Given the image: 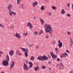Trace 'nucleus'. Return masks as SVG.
Here are the masks:
<instances>
[{
	"label": "nucleus",
	"mask_w": 73,
	"mask_h": 73,
	"mask_svg": "<svg viewBox=\"0 0 73 73\" xmlns=\"http://www.w3.org/2000/svg\"><path fill=\"white\" fill-rule=\"evenodd\" d=\"M44 28H45V31L46 33H49L50 34L51 36L52 35V33H53V29L51 28V26L48 24H46L44 25Z\"/></svg>",
	"instance_id": "1"
},
{
	"label": "nucleus",
	"mask_w": 73,
	"mask_h": 73,
	"mask_svg": "<svg viewBox=\"0 0 73 73\" xmlns=\"http://www.w3.org/2000/svg\"><path fill=\"white\" fill-rule=\"evenodd\" d=\"M13 8V6L11 4H9V5L7 6V9L9 11V13L12 11V9Z\"/></svg>",
	"instance_id": "4"
},
{
	"label": "nucleus",
	"mask_w": 73,
	"mask_h": 73,
	"mask_svg": "<svg viewBox=\"0 0 73 73\" xmlns=\"http://www.w3.org/2000/svg\"><path fill=\"white\" fill-rule=\"evenodd\" d=\"M63 55L64 57H66V56H68V54H67V53H64L63 54Z\"/></svg>",
	"instance_id": "24"
},
{
	"label": "nucleus",
	"mask_w": 73,
	"mask_h": 73,
	"mask_svg": "<svg viewBox=\"0 0 73 73\" xmlns=\"http://www.w3.org/2000/svg\"><path fill=\"white\" fill-rule=\"evenodd\" d=\"M73 41V40L72 39H71V42H70V43H72V44H73V42L72 41Z\"/></svg>",
	"instance_id": "46"
},
{
	"label": "nucleus",
	"mask_w": 73,
	"mask_h": 73,
	"mask_svg": "<svg viewBox=\"0 0 73 73\" xmlns=\"http://www.w3.org/2000/svg\"><path fill=\"white\" fill-rule=\"evenodd\" d=\"M20 49H21V50H22L23 52H25V48H20Z\"/></svg>",
	"instance_id": "22"
},
{
	"label": "nucleus",
	"mask_w": 73,
	"mask_h": 73,
	"mask_svg": "<svg viewBox=\"0 0 73 73\" xmlns=\"http://www.w3.org/2000/svg\"><path fill=\"white\" fill-rule=\"evenodd\" d=\"M52 43H53V44H56V41H53Z\"/></svg>",
	"instance_id": "48"
},
{
	"label": "nucleus",
	"mask_w": 73,
	"mask_h": 73,
	"mask_svg": "<svg viewBox=\"0 0 73 73\" xmlns=\"http://www.w3.org/2000/svg\"><path fill=\"white\" fill-rule=\"evenodd\" d=\"M45 8V7L44 6H42L40 8V9L41 11H44Z\"/></svg>",
	"instance_id": "18"
},
{
	"label": "nucleus",
	"mask_w": 73,
	"mask_h": 73,
	"mask_svg": "<svg viewBox=\"0 0 73 73\" xmlns=\"http://www.w3.org/2000/svg\"><path fill=\"white\" fill-rule=\"evenodd\" d=\"M55 50L56 52L57 53H59V51L58 50V49L57 48H56L55 49Z\"/></svg>",
	"instance_id": "20"
},
{
	"label": "nucleus",
	"mask_w": 73,
	"mask_h": 73,
	"mask_svg": "<svg viewBox=\"0 0 73 73\" xmlns=\"http://www.w3.org/2000/svg\"><path fill=\"white\" fill-rule=\"evenodd\" d=\"M50 54H51V56H53L54 55V54H53V53L52 52H50Z\"/></svg>",
	"instance_id": "33"
},
{
	"label": "nucleus",
	"mask_w": 73,
	"mask_h": 73,
	"mask_svg": "<svg viewBox=\"0 0 73 73\" xmlns=\"http://www.w3.org/2000/svg\"><path fill=\"white\" fill-rule=\"evenodd\" d=\"M11 28H12V29H13V28H14V27L13 26H12L11 27Z\"/></svg>",
	"instance_id": "57"
},
{
	"label": "nucleus",
	"mask_w": 73,
	"mask_h": 73,
	"mask_svg": "<svg viewBox=\"0 0 73 73\" xmlns=\"http://www.w3.org/2000/svg\"><path fill=\"white\" fill-rule=\"evenodd\" d=\"M14 35L15 36V37H16L18 38V39H19V40L21 39V36H20L19 34H18V33H16V34H14Z\"/></svg>",
	"instance_id": "6"
},
{
	"label": "nucleus",
	"mask_w": 73,
	"mask_h": 73,
	"mask_svg": "<svg viewBox=\"0 0 73 73\" xmlns=\"http://www.w3.org/2000/svg\"><path fill=\"white\" fill-rule=\"evenodd\" d=\"M9 13L10 16H12L13 14L15 16L16 15V13L15 12H13V11H11Z\"/></svg>",
	"instance_id": "9"
},
{
	"label": "nucleus",
	"mask_w": 73,
	"mask_h": 73,
	"mask_svg": "<svg viewBox=\"0 0 73 73\" xmlns=\"http://www.w3.org/2000/svg\"><path fill=\"white\" fill-rule=\"evenodd\" d=\"M19 56H21V55H22V54L20 53L19 52Z\"/></svg>",
	"instance_id": "55"
},
{
	"label": "nucleus",
	"mask_w": 73,
	"mask_h": 73,
	"mask_svg": "<svg viewBox=\"0 0 73 73\" xmlns=\"http://www.w3.org/2000/svg\"><path fill=\"white\" fill-rule=\"evenodd\" d=\"M0 54H3V52L1 51H0Z\"/></svg>",
	"instance_id": "49"
},
{
	"label": "nucleus",
	"mask_w": 73,
	"mask_h": 73,
	"mask_svg": "<svg viewBox=\"0 0 73 73\" xmlns=\"http://www.w3.org/2000/svg\"><path fill=\"white\" fill-rule=\"evenodd\" d=\"M46 14L48 16H52V13L49 11L46 13Z\"/></svg>",
	"instance_id": "15"
},
{
	"label": "nucleus",
	"mask_w": 73,
	"mask_h": 73,
	"mask_svg": "<svg viewBox=\"0 0 73 73\" xmlns=\"http://www.w3.org/2000/svg\"><path fill=\"white\" fill-rule=\"evenodd\" d=\"M72 9H73V4H72Z\"/></svg>",
	"instance_id": "59"
},
{
	"label": "nucleus",
	"mask_w": 73,
	"mask_h": 73,
	"mask_svg": "<svg viewBox=\"0 0 73 73\" xmlns=\"http://www.w3.org/2000/svg\"><path fill=\"white\" fill-rule=\"evenodd\" d=\"M32 66H33V64H30L29 66V68H31L32 67Z\"/></svg>",
	"instance_id": "39"
},
{
	"label": "nucleus",
	"mask_w": 73,
	"mask_h": 73,
	"mask_svg": "<svg viewBox=\"0 0 73 73\" xmlns=\"http://www.w3.org/2000/svg\"><path fill=\"white\" fill-rule=\"evenodd\" d=\"M40 21L41 22L42 25H43V24L44 23V21L41 18H40Z\"/></svg>",
	"instance_id": "16"
},
{
	"label": "nucleus",
	"mask_w": 73,
	"mask_h": 73,
	"mask_svg": "<svg viewBox=\"0 0 73 73\" xmlns=\"http://www.w3.org/2000/svg\"><path fill=\"white\" fill-rule=\"evenodd\" d=\"M52 9H53L54 10H55V9H56V7L54 6H52Z\"/></svg>",
	"instance_id": "29"
},
{
	"label": "nucleus",
	"mask_w": 73,
	"mask_h": 73,
	"mask_svg": "<svg viewBox=\"0 0 73 73\" xmlns=\"http://www.w3.org/2000/svg\"><path fill=\"white\" fill-rule=\"evenodd\" d=\"M45 2H48L49 1V0H44Z\"/></svg>",
	"instance_id": "52"
},
{
	"label": "nucleus",
	"mask_w": 73,
	"mask_h": 73,
	"mask_svg": "<svg viewBox=\"0 0 73 73\" xmlns=\"http://www.w3.org/2000/svg\"><path fill=\"white\" fill-rule=\"evenodd\" d=\"M25 5H24V4H22L21 5L19 6V7L20 8H21V7H24V6Z\"/></svg>",
	"instance_id": "32"
},
{
	"label": "nucleus",
	"mask_w": 73,
	"mask_h": 73,
	"mask_svg": "<svg viewBox=\"0 0 73 73\" xmlns=\"http://www.w3.org/2000/svg\"><path fill=\"white\" fill-rule=\"evenodd\" d=\"M39 66H38L34 68V70L35 71H37V70H39Z\"/></svg>",
	"instance_id": "14"
},
{
	"label": "nucleus",
	"mask_w": 73,
	"mask_h": 73,
	"mask_svg": "<svg viewBox=\"0 0 73 73\" xmlns=\"http://www.w3.org/2000/svg\"><path fill=\"white\" fill-rule=\"evenodd\" d=\"M24 65L23 66L24 70H29V68H28V66H27L25 63H24Z\"/></svg>",
	"instance_id": "5"
},
{
	"label": "nucleus",
	"mask_w": 73,
	"mask_h": 73,
	"mask_svg": "<svg viewBox=\"0 0 73 73\" xmlns=\"http://www.w3.org/2000/svg\"><path fill=\"white\" fill-rule=\"evenodd\" d=\"M22 7H21V9H23L24 8V7H23V6H22Z\"/></svg>",
	"instance_id": "63"
},
{
	"label": "nucleus",
	"mask_w": 73,
	"mask_h": 73,
	"mask_svg": "<svg viewBox=\"0 0 73 73\" xmlns=\"http://www.w3.org/2000/svg\"><path fill=\"white\" fill-rule=\"evenodd\" d=\"M38 3L36 1L33 2L32 3V5L33 7H35L37 5Z\"/></svg>",
	"instance_id": "8"
},
{
	"label": "nucleus",
	"mask_w": 73,
	"mask_h": 73,
	"mask_svg": "<svg viewBox=\"0 0 73 73\" xmlns=\"http://www.w3.org/2000/svg\"><path fill=\"white\" fill-rule=\"evenodd\" d=\"M1 73H4V71L1 72Z\"/></svg>",
	"instance_id": "61"
},
{
	"label": "nucleus",
	"mask_w": 73,
	"mask_h": 73,
	"mask_svg": "<svg viewBox=\"0 0 73 73\" xmlns=\"http://www.w3.org/2000/svg\"><path fill=\"white\" fill-rule=\"evenodd\" d=\"M30 60H31V61H34V60H35V57L33 56H32L30 58Z\"/></svg>",
	"instance_id": "17"
},
{
	"label": "nucleus",
	"mask_w": 73,
	"mask_h": 73,
	"mask_svg": "<svg viewBox=\"0 0 73 73\" xmlns=\"http://www.w3.org/2000/svg\"><path fill=\"white\" fill-rule=\"evenodd\" d=\"M34 19H36V17L35 16L34 17Z\"/></svg>",
	"instance_id": "60"
},
{
	"label": "nucleus",
	"mask_w": 73,
	"mask_h": 73,
	"mask_svg": "<svg viewBox=\"0 0 73 73\" xmlns=\"http://www.w3.org/2000/svg\"><path fill=\"white\" fill-rule=\"evenodd\" d=\"M19 53H20V52L18 50H17L16 51V54L17 55H19Z\"/></svg>",
	"instance_id": "30"
},
{
	"label": "nucleus",
	"mask_w": 73,
	"mask_h": 73,
	"mask_svg": "<svg viewBox=\"0 0 73 73\" xmlns=\"http://www.w3.org/2000/svg\"><path fill=\"white\" fill-rule=\"evenodd\" d=\"M66 52H67V53H68V54H70V52H69V50H66Z\"/></svg>",
	"instance_id": "41"
},
{
	"label": "nucleus",
	"mask_w": 73,
	"mask_h": 73,
	"mask_svg": "<svg viewBox=\"0 0 73 73\" xmlns=\"http://www.w3.org/2000/svg\"><path fill=\"white\" fill-rule=\"evenodd\" d=\"M25 62L26 64H28V63H29V62H28V61L27 60H25Z\"/></svg>",
	"instance_id": "37"
},
{
	"label": "nucleus",
	"mask_w": 73,
	"mask_h": 73,
	"mask_svg": "<svg viewBox=\"0 0 73 73\" xmlns=\"http://www.w3.org/2000/svg\"><path fill=\"white\" fill-rule=\"evenodd\" d=\"M28 46H29L30 47H32L33 45L32 44L31 45H30V44H28Z\"/></svg>",
	"instance_id": "47"
},
{
	"label": "nucleus",
	"mask_w": 73,
	"mask_h": 73,
	"mask_svg": "<svg viewBox=\"0 0 73 73\" xmlns=\"http://www.w3.org/2000/svg\"><path fill=\"white\" fill-rule=\"evenodd\" d=\"M58 46L59 47V48H61V47H62V42L60 41V40L59 39L58 40Z\"/></svg>",
	"instance_id": "10"
},
{
	"label": "nucleus",
	"mask_w": 73,
	"mask_h": 73,
	"mask_svg": "<svg viewBox=\"0 0 73 73\" xmlns=\"http://www.w3.org/2000/svg\"><path fill=\"white\" fill-rule=\"evenodd\" d=\"M57 55H55L54 54V55H53V56H52V58L53 59V60H54L55 58H57Z\"/></svg>",
	"instance_id": "19"
},
{
	"label": "nucleus",
	"mask_w": 73,
	"mask_h": 73,
	"mask_svg": "<svg viewBox=\"0 0 73 73\" xmlns=\"http://www.w3.org/2000/svg\"><path fill=\"white\" fill-rule=\"evenodd\" d=\"M12 64H11L10 65V70H11L12 68L15 66V62L12 61Z\"/></svg>",
	"instance_id": "12"
},
{
	"label": "nucleus",
	"mask_w": 73,
	"mask_h": 73,
	"mask_svg": "<svg viewBox=\"0 0 73 73\" xmlns=\"http://www.w3.org/2000/svg\"><path fill=\"white\" fill-rule=\"evenodd\" d=\"M25 55L26 57H27L28 56V53H27V52H25Z\"/></svg>",
	"instance_id": "27"
},
{
	"label": "nucleus",
	"mask_w": 73,
	"mask_h": 73,
	"mask_svg": "<svg viewBox=\"0 0 73 73\" xmlns=\"http://www.w3.org/2000/svg\"><path fill=\"white\" fill-rule=\"evenodd\" d=\"M1 55L0 54V57H1Z\"/></svg>",
	"instance_id": "64"
},
{
	"label": "nucleus",
	"mask_w": 73,
	"mask_h": 73,
	"mask_svg": "<svg viewBox=\"0 0 73 73\" xmlns=\"http://www.w3.org/2000/svg\"><path fill=\"white\" fill-rule=\"evenodd\" d=\"M67 33L68 35H70V34H71V33H70V32H67Z\"/></svg>",
	"instance_id": "44"
},
{
	"label": "nucleus",
	"mask_w": 73,
	"mask_h": 73,
	"mask_svg": "<svg viewBox=\"0 0 73 73\" xmlns=\"http://www.w3.org/2000/svg\"><path fill=\"white\" fill-rule=\"evenodd\" d=\"M41 67L42 68V69H46V66H44V65H42L41 66Z\"/></svg>",
	"instance_id": "26"
},
{
	"label": "nucleus",
	"mask_w": 73,
	"mask_h": 73,
	"mask_svg": "<svg viewBox=\"0 0 73 73\" xmlns=\"http://www.w3.org/2000/svg\"><path fill=\"white\" fill-rule=\"evenodd\" d=\"M60 69H61V70H63L64 69V65L62 64V63L61 62L60 63Z\"/></svg>",
	"instance_id": "11"
},
{
	"label": "nucleus",
	"mask_w": 73,
	"mask_h": 73,
	"mask_svg": "<svg viewBox=\"0 0 73 73\" xmlns=\"http://www.w3.org/2000/svg\"><path fill=\"white\" fill-rule=\"evenodd\" d=\"M25 52H27V53L29 52V50L27 48L25 49Z\"/></svg>",
	"instance_id": "31"
},
{
	"label": "nucleus",
	"mask_w": 73,
	"mask_h": 73,
	"mask_svg": "<svg viewBox=\"0 0 73 73\" xmlns=\"http://www.w3.org/2000/svg\"><path fill=\"white\" fill-rule=\"evenodd\" d=\"M29 64H30V65H33V64H32V62H29Z\"/></svg>",
	"instance_id": "45"
},
{
	"label": "nucleus",
	"mask_w": 73,
	"mask_h": 73,
	"mask_svg": "<svg viewBox=\"0 0 73 73\" xmlns=\"http://www.w3.org/2000/svg\"><path fill=\"white\" fill-rule=\"evenodd\" d=\"M60 59L59 58H57V61H60Z\"/></svg>",
	"instance_id": "51"
},
{
	"label": "nucleus",
	"mask_w": 73,
	"mask_h": 73,
	"mask_svg": "<svg viewBox=\"0 0 73 73\" xmlns=\"http://www.w3.org/2000/svg\"><path fill=\"white\" fill-rule=\"evenodd\" d=\"M59 66V64H58L56 65V67L57 68H58Z\"/></svg>",
	"instance_id": "53"
},
{
	"label": "nucleus",
	"mask_w": 73,
	"mask_h": 73,
	"mask_svg": "<svg viewBox=\"0 0 73 73\" xmlns=\"http://www.w3.org/2000/svg\"><path fill=\"white\" fill-rule=\"evenodd\" d=\"M37 59L38 60H40V61H44V60H48L49 58L48 57H46L45 55H44L43 56H39L37 58Z\"/></svg>",
	"instance_id": "3"
},
{
	"label": "nucleus",
	"mask_w": 73,
	"mask_h": 73,
	"mask_svg": "<svg viewBox=\"0 0 73 73\" xmlns=\"http://www.w3.org/2000/svg\"><path fill=\"white\" fill-rule=\"evenodd\" d=\"M49 70H51V68H49Z\"/></svg>",
	"instance_id": "62"
},
{
	"label": "nucleus",
	"mask_w": 73,
	"mask_h": 73,
	"mask_svg": "<svg viewBox=\"0 0 73 73\" xmlns=\"http://www.w3.org/2000/svg\"><path fill=\"white\" fill-rule=\"evenodd\" d=\"M14 53V51L13 50H10L9 51V54L10 56H13Z\"/></svg>",
	"instance_id": "13"
},
{
	"label": "nucleus",
	"mask_w": 73,
	"mask_h": 73,
	"mask_svg": "<svg viewBox=\"0 0 73 73\" xmlns=\"http://www.w3.org/2000/svg\"><path fill=\"white\" fill-rule=\"evenodd\" d=\"M51 62H48L49 64H51Z\"/></svg>",
	"instance_id": "58"
},
{
	"label": "nucleus",
	"mask_w": 73,
	"mask_h": 73,
	"mask_svg": "<svg viewBox=\"0 0 73 73\" xmlns=\"http://www.w3.org/2000/svg\"><path fill=\"white\" fill-rule=\"evenodd\" d=\"M65 10L64 9H63L61 11V13L62 14H64L65 13Z\"/></svg>",
	"instance_id": "21"
},
{
	"label": "nucleus",
	"mask_w": 73,
	"mask_h": 73,
	"mask_svg": "<svg viewBox=\"0 0 73 73\" xmlns=\"http://www.w3.org/2000/svg\"><path fill=\"white\" fill-rule=\"evenodd\" d=\"M34 34L35 35H37L38 34V33H37V32L35 31Z\"/></svg>",
	"instance_id": "40"
},
{
	"label": "nucleus",
	"mask_w": 73,
	"mask_h": 73,
	"mask_svg": "<svg viewBox=\"0 0 73 73\" xmlns=\"http://www.w3.org/2000/svg\"><path fill=\"white\" fill-rule=\"evenodd\" d=\"M0 27H1V28H4V26L1 24H0Z\"/></svg>",
	"instance_id": "34"
},
{
	"label": "nucleus",
	"mask_w": 73,
	"mask_h": 73,
	"mask_svg": "<svg viewBox=\"0 0 73 73\" xmlns=\"http://www.w3.org/2000/svg\"><path fill=\"white\" fill-rule=\"evenodd\" d=\"M67 5L68 7H70V3H68V4H67Z\"/></svg>",
	"instance_id": "38"
},
{
	"label": "nucleus",
	"mask_w": 73,
	"mask_h": 73,
	"mask_svg": "<svg viewBox=\"0 0 73 73\" xmlns=\"http://www.w3.org/2000/svg\"><path fill=\"white\" fill-rule=\"evenodd\" d=\"M71 44L70 45V46L71 47L72 46V43H71Z\"/></svg>",
	"instance_id": "56"
},
{
	"label": "nucleus",
	"mask_w": 73,
	"mask_h": 73,
	"mask_svg": "<svg viewBox=\"0 0 73 73\" xmlns=\"http://www.w3.org/2000/svg\"><path fill=\"white\" fill-rule=\"evenodd\" d=\"M45 38H46V39H48V38H49V35L46 34L45 36Z\"/></svg>",
	"instance_id": "28"
},
{
	"label": "nucleus",
	"mask_w": 73,
	"mask_h": 73,
	"mask_svg": "<svg viewBox=\"0 0 73 73\" xmlns=\"http://www.w3.org/2000/svg\"><path fill=\"white\" fill-rule=\"evenodd\" d=\"M23 35H25L26 36H27V35H28V33L26 32V33H23Z\"/></svg>",
	"instance_id": "35"
},
{
	"label": "nucleus",
	"mask_w": 73,
	"mask_h": 73,
	"mask_svg": "<svg viewBox=\"0 0 73 73\" xmlns=\"http://www.w3.org/2000/svg\"><path fill=\"white\" fill-rule=\"evenodd\" d=\"M7 59H6V60H4L3 61H2V64L4 66H8L9 64H8V61H9V58L8 54L6 55Z\"/></svg>",
	"instance_id": "2"
},
{
	"label": "nucleus",
	"mask_w": 73,
	"mask_h": 73,
	"mask_svg": "<svg viewBox=\"0 0 73 73\" xmlns=\"http://www.w3.org/2000/svg\"><path fill=\"white\" fill-rule=\"evenodd\" d=\"M66 15L68 17H70V15L69 14H67Z\"/></svg>",
	"instance_id": "42"
},
{
	"label": "nucleus",
	"mask_w": 73,
	"mask_h": 73,
	"mask_svg": "<svg viewBox=\"0 0 73 73\" xmlns=\"http://www.w3.org/2000/svg\"><path fill=\"white\" fill-rule=\"evenodd\" d=\"M69 73H73V71H71Z\"/></svg>",
	"instance_id": "54"
},
{
	"label": "nucleus",
	"mask_w": 73,
	"mask_h": 73,
	"mask_svg": "<svg viewBox=\"0 0 73 73\" xmlns=\"http://www.w3.org/2000/svg\"><path fill=\"white\" fill-rule=\"evenodd\" d=\"M62 55L60 56V58H62V57H64V54L63 55V54H62Z\"/></svg>",
	"instance_id": "43"
},
{
	"label": "nucleus",
	"mask_w": 73,
	"mask_h": 73,
	"mask_svg": "<svg viewBox=\"0 0 73 73\" xmlns=\"http://www.w3.org/2000/svg\"><path fill=\"white\" fill-rule=\"evenodd\" d=\"M42 32H43V31H42V30H41L39 32V35H41V34H42Z\"/></svg>",
	"instance_id": "25"
},
{
	"label": "nucleus",
	"mask_w": 73,
	"mask_h": 73,
	"mask_svg": "<svg viewBox=\"0 0 73 73\" xmlns=\"http://www.w3.org/2000/svg\"><path fill=\"white\" fill-rule=\"evenodd\" d=\"M29 27L30 29H32L33 28V25L31 23L29 22L28 24H27V27Z\"/></svg>",
	"instance_id": "7"
},
{
	"label": "nucleus",
	"mask_w": 73,
	"mask_h": 73,
	"mask_svg": "<svg viewBox=\"0 0 73 73\" xmlns=\"http://www.w3.org/2000/svg\"><path fill=\"white\" fill-rule=\"evenodd\" d=\"M39 48V46H38V45H37L36 47V49H38Z\"/></svg>",
	"instance_id": "36"
},
{
	"label": "nucleus",
	"mask_w": 73,
	"mask_h": 73,
	"mask_svg": "<svg viewBox=\"0 0 73 73\" xmlns=\"http://www.w3.org/2000/svg\"><path fill=\"white\" fill-rule=\"evenodd\" d=\"M48 58H51V56H50V55H48Z\"/></svg>",
	"instance_id": "50"
},
{
	"label": "nucleus",
	"mask_w": 73,
	"mask_h": 73,
	"mask_svg": "<svg viewBox=\"0 0 73 73\" xmlns=\"http://www.w3.org/2000/svg\"><path fill=\"white\" fill-rule=\"evenodd\" d=\"M17 3L20 5V2L22 0H17Z\"/></svg>",
	"instance_id": "23"
}]
</instances>
